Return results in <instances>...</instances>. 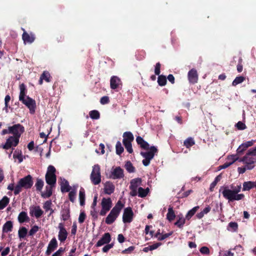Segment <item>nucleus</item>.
<instances>
[{
  "label": "nucleus",
  "mask_w": 256,
  "mask_h": 256,
  "mask_svg": "<svg viewBox=\"0 0 256 256\" xmlns=\"http://www.w3.org/2000/svg\"><path fill=\"white\" fill-rule=\"evenodd\" d=\"M136 142L141 148L148 150V152H141L140 153V155L144 158L142 161V164L146 166H148L154 155L158 153V150L155 146H150L148 143L140 136L136 137Z\"/></svg>",
  "instance_id": "1"
},
{
  "label": "nucleus",
  "mask_w": 256,
  "mask_h": 256,
  "mask_svg": "<svg viewBox=\"0 0 256 256\" xmlns=\"http://www.w3.org/2000/svg\"><path fill=\"white\" fill-rule=\"evenodd\" d=\"M230 188L231 189H230L228 186H222L220 190V192L222 190V193L223 196L228 200V202L240 200L244 198V195L243 194H238L242 188L240 184L237 185L236 186L232 184Z\"/></svg>",
  "instance_id": "2"
},
{
  "label": "nucleus",
  "mask_w": 256,
  "mask_h": 256,
  "mask_svg": "<svg viewBox=\"0 0 256 256\" xmlns=\"http://www.w3.org/2000/svg\"><path fill=\"white\" fill-rule=\"evenodd\" d=\"M33 185L32 176L28 174L24 178H20L15 186L14 194L18 195L22 190V188L26 190L30 189Z\"/></svg>",
  "instance_id": "3"
},
{
  "label": "nucleus",
  "mask_w": 256,
  "mask_h": 256,
  "mask_svg": "<svg viewBox=\"0 0 256 256\" xmlns=\"http://www.w3.org/2000/svg\"><path fill=\"white\" fill-rule=\"evenodd\" d=\"M124 206V204L119 200L106 218V223L108 224H112L118 216Z\"/></svg>",
  "instance_id": "4"
},
{
  "label": "nucleus",
  "mask_w": 256,
  "mask_h": 256,
  "mask_svg": "<svg viewBox=\"0 0 256 256\" xmlns=\"http://www.w3.org/2000/svg\"><path fill=\"white\" fill-rule=\"evenodd\" d=\"M56 169L52 165L48 168V170L46 174L45 178L46 182L52 186H55L56 182Z\"/></svg>",
  "instance_id": "5"
},
{
  "label": "nucleus",
  "mask_w": 256,
  "mask_h": 256,
  "mask_svg": "<svg viewBox=\"0 0 256 256\" xmlns=\"http://www.w3.org/2000/svg\"><path fill=\"white\" fill-rule=\"evenodd\" d=\"M91 182L94 185H97L101 182V174L100 166L98 164H94L92 166V172L90 176Z\"/></svg>",
  "instance_id": "6"
},
{
  "label": "nucleus",
  "mask_w": 256,
  "mask_h": 256,
  "mask_svg": "<svg viewBox=\"0 0 256 256\" xmlns=\"http://www.w3.org/2000/svg\"><path fill=\"white\" fill-rule=\"evenodd\" d=\"M239 161L243 162L246 166L247 170H252L256 165V158L252 156V154H249V150Z\"/></svg>",
  "instance_id": "7"
},
{
  "label": "nucleus",
  "mask_w": 256,
  "mask_h": 256,
  "mask_svg": "<svg viewBox=\"0 0 256 256\" xmlns=\"http://www.w3.org/2000/svg\"><path fill=\"white\" fill-rule=\"evenodd\" d=\"M112 203L110 198H104L101 202L102 210L100 212V214L104 216L110 210L112 207Z\"/></svg>",
  "instance_id": "8"
},
{
  "label": "nucleus",
  "mask_w": 256,
  "mask_h": 256,
  "mask_svg": "<svg viewBox=\"0 0 256 256\" xmlns=\"http://www.w3.org/2000/svg\"><path fill=\"white\" fill-rule=\"evenodd\" d=\"M24 132V127L20 124H14L12 126H9L10 134H13V137L17 138L18 140L21 134Z\"/></svg>",
  "instance_id": "9"
},
{
  "label": "nucleus",
  "mask_w": 256,
  "mask_h": 256,
  "mask_svg": "<svg viewBox=\"0 0 256 256\" xmlns=\"http://www.w3.org/2000/svg\"><path fill=\"white\" fill-rule=\"evenodd\" d=\"M19 143V140L17 138H15V137H13L12 136H9V138L6 140V142L5 144L2 145L0 146V148H2L4 150H8L12 148V150L10 154V156L12 152V150L14 149L12 147H16Z\"/></svg>",
  "instance_id": "10"
},
{
  "label": "nucleus",
  "mask_w": 256,
  "mask_h": 256,
  "mask_svg": "<svg viewBox=\"0 0 256 256\" xmlns=\"http://www.w3.org/2000/svg\"><path fill=\"white\" fill-rule=\"evenodd\" d=\"M141 182L142 179L140 178H136L131 180L130 186V194L132 196H135L138 194V187L141 184Z\"/></svg>",
  "instance_id": "11"
},
{
  "label": "nucleus",
  "mask_w": 256,
  "mask_h": 256,
  "mask_svg": "<svg viewBox=\"0 0 256 256\" xmlns=\"http://www.w3.org/2000/svg\"><path fill=\"white\" fill-rule=\"evenodd\" d=\"M20 101L29 108L30 114H33L34 113L36 104V101L34 100L27 96L26 98H24L23 100Z\"/></svg>",
  "instance_id": "12"
},
{
  "label": "nucleus",
  "mask_w": 256,
  "mask_h": 256,
  "mask_svg": "<svg viewBox=\"0 0 256 256\" xmlns=\"http://www.w3.org/2000/svg\"><path fill=\"white\" fill-rule=\"evenodd\" d=\"M134 212L130 207L124 208L122 216V221L124 223H130L132 221Z\"/></svg>",
  "instance_id": "13"
},
{
  "label": "nucleus",
  "mask_w": 256,
  "mask_h": 256,
  "mask_svg": "<svg viewBox=\"0 0 256 256\" xmlns=\"http://www.w3.org/2000/svg\"><path fill=\"white\" fill-rule=\"evenodd\" d=\"M58 228L59 229L58 238L61 242H63L66 240L68 232L62 223H60L58 224Z\"/></svg>",
  "instance_id": "14"
},
{
  "label": "nucleus",
  "mask_w": 256,
  "mask_h": 256,
  "mask_svg": "<svg viewBox=\"0 0 256 256\" xmlns=\"http://www.w3.org/2000/svg\"><path fill=\"white\" fill-rule=\"evenodd\" d=\"M111 241V236L109 232H106L104 234L96 244V247H100L106 244H108Z\"/></svg>",
  "instance_id": "15"
},
{
  "label": "nucleus",
  "mask_w": 256,
  "mask_h": 256,
  "mask_svg": "<svg viewBox=\"0 0 256 256\" xmlns=\"http://www.w3.org/2000/svg\"><path fill=\"white\" fill-rule=\"evenodd\" d=\"M58 242L55 238H52L50 242L46 252V256H50L58 247Z\"/></svg>",
  "instance_id": "16"
},
{
  "label": "nucleus",
  "mask_w": 256,
  "mask_h": 256,
  "mask_svg": "<svg viewBox=\"0 0 256 256\" xmlns=\"http://www.w3.org/2000/svg\"><path fill=\"white\" fill-rule=\"evenodd\" d=\"M124 177V170L120 166L114 168L112 172L111 178L113 179H120Z\"/></svg>",
  "instance_id": "17"
},
{
  "label": "nucleus",
  "mask_w": 256,
  "mask_h": 256,
  "mask_svg": "<svg viewBox=\"0 0 256 256\" xmlns=\"http://www.w3.org/2000/svg\"><path fill=\"white\" fill-rule=\"evenodd\" d=\"M188 76L190 83L194 84L198 82V74L196 70L194 68L190 70L188 72Z\"/></svg>",
  "instance_id": "18"
},
{
  "label": "nucleus",
  "mask_w": 256,
  "mask_h": 256,
  "mask_svg": "<svg viewBox=\"0 0 256 256\" xmlns=\"http://www.w3.org/2000/svg\"><path fill=\"white\" fill-rule=\"evenodd\" d=\"M254 141L252 140L242 144L239 146L236 150L237 154L238 155H242L243 154L244 151H245L247 148L254 144Z\"/></svg>",
  "instance_id": "19"
},
{
  "label": "nucleus",
  "mask_w": 256,
  "mask_h": 256,
  "mask_svg": "<svg viewBox=\"0 0 256 256\" xmlns=\"http://www.w3.org/2000/svg\"><path fill=\"white\" fill-rule=\"evenodd\" d=\"M115 189V186L111 182L108 181L104 184V192L106 194H111Z\"/></svg>",
  "instance_id": "20"
},
{
  "label": "nucleus",
  "mask_w": 256,
  "mask_h": 256,
  "mask_svg": "<svg viewBox=\"0 0 256 256\" xmlns=\"http://www.w3.org/2000/svg\"><path fill=\"white\" fill-rule=\"evenodd\" d=\"M24 30L23 34L22 35V38L24 40V43H32L35 40L34 36L33 34H28L26 32L24 29H22Z\"/></svg>",
  "instance_id": "21"
},
{
  "label": "nucleus",
  "mask_w": 256,
  "mask_h": 256,
  "mask_svg": "<svg viewBox=\"0 0 256 256\" xmlns=\"http://www.w3.org/2000/svg\"><path fill=\"white\" fill-rule=\"evenodd\" d=\"M120 84H121V80L118 77L112 76L110 80V86L112 89L115 90L118 88Z\"/></svg>",
  "instance_id": "22"
},
{
  "label": "nucleus",
  "mask_w": 256,
  "mask_h": 256,
  "mask_svg": "<svg viewBox=\"0 0 256 256\" xmlns=\"http://www.w3.org/2000/svg\"><path fill=\"white\" fill-rule=\"evenodd\" d=\"M176 218L177 220L174 222V224L180 228H182L186 218H184L182 214L178 215Z\"/></svg>",
  "instance_id": "23"
},
{
  "label": "nucleus",
  "mask_w": 256,
  "mask_h": 256,
  "mask_svg": "<svg viewBox=\"0 0 256 256\" xmlns=\"http://www.w3.org/2000/svg\"><path fill=\"white\" fill-rule=\"evenodd\" d=\"M43 213V210L38 206H34L32 208H30V214H34L36 218H40L42 215Z\"/></svg>",
  "instance_id": "24"
},
{
  "label": "nucleus",
  "mask_w": 256,
  "mask_h": 256,
  "mask_svg": "<svg viewBox=\"0 0 256 256\" xmlns=\"http://www.w3.org/2000/svg\"><path fill=\"white\" fill-rule=\"evenodd\" d=\"M13 229V222L11 220L7 221L2 226V232L8 233L10 232Z\"/></svg>",
  "instance_id": "25"
},
{
  "label": "nucleus",
  "mask_w": 256,
  "mask_h": 256,
  "mask_svg": "<svg viewBox=\"0 0 256 256\" xmlns=\"http://www.w3.org/2000/svg\"><path fill=\"white\" fill-rule=\"evenodd\" d=\"M18 218L19 222L20 224L28 222L30 220L27 213L25 212H20L18 214Z\"/></svg>",
  "instance_id": "26"
},
{
  "label": "nucleus",
  "mask_w": 256,
  "mask_h": 256,
  "mask_svg": "<svg viewBox=\"0 0 256 256\" xmlns=\"http://www.w3.org/2000/svg\"><path fill=\"white\" fill-rule=\"evenodd\" d=\"M60 189L62 192H68L71 189L68 180H64L60 184Z\"/></svg>",
  "instance_id": "27"
},
{
  "label": "nucleus",
  "mask_w": 256,
  "mask_h": 256,
  "mask_svg": "<svg viewBox=\"0 0 256 256\" xmlns=\"http://www.w3.org/2000/svg\"><path fill=\"white\" fill-rule=\"evenodd\" d=\"M123 143L124 142V140H126V142H132L134 140V136L130 132H124L123 134Z\"/></svg>",
  "instance_id": "28"
},
{
  "label": "nucleus",
  "mask_w": 256,
  "mask_h": 256,
  "mask_svg": "<svg viewBox=\"0 0 256 256\" xmlns=\"http://www.w3.org/2000/svg\"><path fill=\"white\" fill-rule=\"evenodd\" d=\"M20 93L19 96V100H23L25 98L27 90L24 84L20 85Z\"/></svg>",
  "instance_id": "29"
},
{
  "label": "nucleus",
  "mask_w": 256,
  "mask_h": 256,
  "mask_svg": "<svg viewBox=\"0 0 256 256\" xmlns=\"http://www.w3.org/2000/svg\"><path fill=\"white\" fill-rule=\"evenodd\" d=\"M54 186H46V190L44 192L42 193V196L44 198H50L52 194V188Z\"/></svg>",
  "instance_id": "30"
},
{
  "label": "nucleus",
  "mask_w": 256,
  "mask_h": 256,
  "mask_svg": "<svg viewBox=\"0 0 256 256\" xmlns=\"http://www.w3.org/2000/svg\"><path fill=\"white\" fill-rule=\"evenodd\" d=\"M176 217L175 212L172 207L170 206L168 208V212L166 214V218L170 221H172Z\"/></svg>",
  "instance_id": "31"
},
{
  "label": "nucleus",
  "mask_w": 256,
  "mask_h": 256,
  "mask_svg": "<svg viewBox=\"0 0 256 256\" xmlns=\"http://www.w3.org/2000/svg\"><path fill=\"white\" fill-rule=\"evenodd\" d=\"M85 190L84 188H81L79 192V200L81 206L85 204Z\"/></svg>",
  "instance_id": "32"
},
{
  "label": "nucleus",
  "mask_w": 256,
  "mask_h": 256,
  "mask_svg": "<svg viewBox=\"0 0 256 256\" xmlns=\"http://www.w3.org/2000/svg\"><path fill=\"white\" fill-rule=\"evenodd\" d=\"M70 217V210L69 208H64L62 211V218L63 220H67Z\"/></svg>",
  "instance_id": "33"
},
{
  "label": "nucleus",
  "mask_w": 256,
  "mask_h": 256,
  "mask_svg": "<svg viewBox=\"0 0 256 256\" xmlns=\"http://www.w3.org/2000/svg\"><path fill=\"white\" fill-rule=\"evenodd\" d=\"M199 206H196L194 207L189 211H188L186 216V218L187 220H190L192 218V216H194V214H196V211L199 209Z\"/></svg>",
  "instance_id": "34"
},
{
  "label": "nucleus",
  "mask_w": 256,
  "mask_h": 256,
  "mask_svg": "<svg viewBox=\"0 0 256 256\" xmlns=\"http://www.w3.org/2000/svg\"><path fill=\"white\" fill-rule=\"evenodd\" d=\"M149 192V188H146V189L143 188L142 187H140L138 188V196L140 198H144L146 197L147 194H148V192Z\"/></svg>",
  "instance_id": "35"
},
{
  "label": "nucleus",
  "mask_w": 256,
  "mask_h": 256,
  "mask_svg": "<svg viewBox=\"0 0 256 256\" xmlns=\"http://www.w3.org/2000/svg\"><path fill=\"white\" fill-rule=\"evenodd\" d=\"M254 184L252 181L245 182L243 183L242 190H250V189L254 188Z\"/></svg>",
  "instance_id": "36"
},
{
  "label": "nucleus",
  "mask_w": 256,
  "mask_h": 256,
  "mask_svg": "<svg viewBox=\"0 0 256 256\" xmlns=\"http://www.w3.org/2000/svg\"><path fill=\"white\" fill-rule=\"evenodd\" d=\"M195 144V142L194 138L192 137H189L186 138L184 142V145L186 148H190Z\"/></svg>",
  "instance_id": "37"
},
{
  "label": "nucleus",
  "mask_w": 256,
  "mask_h": 256,
  "mask_svg": "<svg viewBox=\"0 0 256 256\" xmlns=\"http://www.w3.org/2000/svg\"><path fill=\"white\" fill-rule=\"evenodd\" d=\"M10 199L6 196H4L0 200V210H3L8 204Z\"/></svg>",
  "instance_id": "38"
},
{
  "label": "nucleus",
  "mask_w": 256,
  "mask_h": 256,
  "mask_svg": "<svg viewBox=\"0 0 256 256\" xmlns=\"http://www.w3.org/2000/svg\"><path fill=\"white\" fill-rule=\"evenodd\" d=\"M166 76L164 75H159L158 78V83L160 86H164L166 84Z\"/></svg>",
  "instance_id": "39"
},
{
  "label": "nucleus",
  "mask_w": 256,
  "mask_h": 256,
  "mask_svg": "<svg viewBox=\"0 0 256 256\" xmlns=\"http://www.w3.org/2000/svg\"><path fill=\"white\" fill-rule=\"evenodd\" d=\"M89 115L90 118L93 120H98L100 118V114L96 110H92L90 112Z\"/></svg>",
  "instance_id": "40"
},
{
  "label": "nucleus",
  "mask_w": 256,
  "mask_h": 256,
  "mask_svg": "<svg viewBox=\"0 0 256 256\" xmlns=\"http://www.w3.org/2000/svg\"><path fill=\"white\" fill-rule=\"evenodd\" d=\"M124 167L128 172H134L135 171V168L130 161H128L126 163Z\"/></svg>",
  "instance_id": "41"
},
{
  "label": "nucleus",
  "mask_w": 256,
  "mask_h": 256,
  "mask_svg": "<svg viewBox=\"0 0 256 256\" xmlns=\"http://www.w3.org/2000/svg\"><path fill=\"white\" fill-rule=\"evenodd\" d=\"M28 233V230L25 227L20 228L18 232V236L20 238L26 237Z\"/></svg>",
  "instance_id": "42"
},
{
  "label": "nucleus",
  "mask_w": 256,
  "mask_h": 256,
  "mask_svg": "<svg viewBox=\"0 0 256 256\" xmlns=\"http://www.w3.org/2000/svg\"><path fill=\"white\" fill-rule=\"evenodd\" d=\"M44 181L42 179L37 178L36 182L35 184L36 190L38 191H41L44 186Z\"/></svg>",
  "instance_id": "43"
},
{
  "label": "nucleus",
  "mask_w": 256,
  "mask_h": 256,
  "mask_svg": "<svg viewBox=\"0 0 256 256\" xmlns=\"http://www.w3.org/2000/svg\"><path fill=\"white\" fill-rule=\"evenodd\" d=\"M116 154L118 155H120L124 152V148L122 146V144L120 141H118L116 146Z\"/></svg>",
  "instance_id": "44"
},
{
  "label": "nucleus",
  "mask_w": 256,
  "mask_h": 256,
  "mask_svg": "<svg viewBox=\"0 0 256 256\" xmlns=\"http://www.w3.org/2000/svg\"><path fill=\"white\" fill-rule=\"evenodd\" d=\"M245 80V78L242 76H236L232 82L233 86H236Z\"/></svg>",
  "instance_id": "45"
},
{
  "label": "nucleus",
  "mask_w": 256,
  "mask_h": 256,
  "mask_svg": "<svg viewBox=\"0 0 256 256\" xmlns=\"http://www.w3.org/2000/svg\"><path fill=\"white\" fill-rule=\"evenodd\" d=\"M221 178H222V176H221L220 174L216 177L214 181L210 184V191L212 192L214 188L216 185L217 183L219 181H220Z\"/></svg>",
  "instance_id": "46"
},
{
  "label": "nucleus",
  "mask_w": 256,
  "mask_h": 256,
  "mask_svg": "<svg viewBox=\"0 0 256 256\" xmlns=\"http://www.w3.org/2000/svg\"><path fill=\"white\" fill-rule=\"evenodd\" d=\"M40 77L46 80V82H50V73L47 71H44L43 73L41 74Z\"/></svg>",
  "instance_id": "47"
},
{
  "label": "nucleus",
  "mask_w": 256,
  "mask_h": 256,
  "mask_svg": "<svg viewBox=\"0 0 256 256\" xmlns=\"http://www.w3.org/2000/svg\"><path fill=\"white\" fill-rule=\"evenodd\" d=\"M124 146H125V148L127 150V151L130 153L132 154L133 152V150L132 148V142H126V140H124V142L123 143Z\"/></svg>",
  "instance_id": "48"
},
{
  "label": "nucleus",
  "mask_w": 256,
  "mask_h": 256,
  "mask_svg": "<svg viewBox=\"0 0 256 256\" xmlns=\"http://www.w3.org/2000/svg\"><path fill=\"white\" fill-rule=\"evenodd\" d=\"M238 154H236V155H230L228 156V160L232 164H234L236 161L238 160Z\"/></svg>",
  "instance_id": "49"
},
{
  "label": "nucleus",
  "mask_w": 256,
  "mask_h": 256,
  "mask_svg": "<svg viewBox=\"0 0 256 256\" xmlns=\"http://www.w3.org/2000/svg\"><path fill=\"white\" fill-rule=\"evenodd\" d=\"M236 127L238 130H244L246 128V124L241 121H239L238 123L236 124Z\"/></svg>",
  "instance_id": "50"
},
{
  "label": "nucleus",
  "mask_w": 256,
  "mask_h": 256,
  "mask_svg": "<svg viewBox=\"0 0 256 256\" xmlns=\"http://www.w3.org/2000/svg\"><path fill=\"white\" fill-rule=\"evenodd\" d=\"M200 252L201 254H203L208 255L210 253L209 248L207 246H202L200 249Z\"/></svg>",
  "instance_id": "51"
},
{
  "label": "nucleus",
  "mask_w": 256,
  "mask_h": 256,
  "mask_svg": "<svg viewBox=\"0 0 256 256\" xmlns=\"http://www.w3.org/2000/svg\"><path fill=\"white\" fill-rule=\"evenodd\" d=\"M52 204V202L51 200H47L44 202L43 208L47 212L50 210Z\"/></svg>",
  "instance_id": "52"
},
{
  "label": "nucleus",
  "mask_w": 256,
  "mask_h": 256,
  "mask_svg": "<svg viewBox=\"0 0 256 256\" xmlns=\"http://www.w3.org/2000/svg\"><path fill=\"white\" fill-rule=\"evenodd\" d=\"M39 230V227L38 226H33L29 231V235L32 236L34 235Z\"/></svg>",
  "instance_id": "53"
},
{
  "label": "nucleus",
  "mask_w": 256,
  "mask_h": 256,
  "mask_svg": "<svg viewBox=\"0 0 256 256\" xmlns=\"http://www.w3.org/2000/svg\"><path fill=\"white\" fill-rule=\"evenodd\" d=\"M86 218V214L84 212H80L79 218H78V222L80 224H82L84 222L85 219Z\"/></svg>",
  "instance_id": "54"
},
{
  "label": "nucleus",
  "mask_w": 256,
  "mask_h": 256,
  "mask_svg": "<svg viewBox=\"0 0 256 256\" xmlns=\"http://www.w3.org/2000/svg\"><path fill=\"white\" fill-rule=\"evenodd\" d=\"M135 247L134 246H130L127 248L123 250L122 252V254H131L132 251L134 250Z\"/></svg>",
  "instance_id": "55"
},
{
  "label": "nucleus",
  "mask_w": 256,
  "mask_h": 256,
  "mask_svg": "<svg viewBox=\"0 0 256 256\" xmlns=\"http://www.w3.org/2000/svg\"><path fill=\"white\" fill-rule=\"evenodd\" d=\"M76 192L75 190H72V191H70V192L68 194V198H69V200H70V202H74V200H75V196H76Z\"/></svg>",
  "instance_id": "56"
},
{
  "label": "nucleus",
  "mask_w": 256,
  "mask_h": 256,
  "mask_svg": "<svg viewBox=\"0 0 256 256\" xmlns=\"http://www.w3.org/2000/svg\"><path fill=\"white\" fill-rule=\"evenodd\" d=\"M160 64L158 62L156 64L154 68V73L156 75L159 76L160 72Z\"/></svg>",
  "instance_id": "57"
},
{
  "label": "nucleus",
  "mask_w": 256,
  "mask_h": 256,
  "mask_svg": "<svg viewBox=\"0 0 256 256\" xmlns=\"http://www.w3.org/2000/svg\"><path fill=\"white\" fill-rule=\"evenodd\" d=\"M10 100V97L9 95H6L4 98V109L6 110V112H8V102Z\"/></svg>",
  "instance_id": "58"
},
{
  "label": "nucleus",
  "mask_w": 256,
  "mask_h": 256,
  "mask_svg": "<svg viewBox=\"0 0 256 256\" xmlns=\"http://www.w3.org/2000/svg\"><path fill=\"white\" fill-rule=\"evenodd\" d=\"M92 210H91V211H90V215L92 216V220L94 221H95L98 218L97 212L96 211V208H92Z\"/></svg>",
  "instance_id": "59"
},
{
  "label": "nucleus",
  "mask_w": 256,
  "mask_h": 256,
  "mask_svg": "<svg viewBox=\"0 0 256 256\" xmlns=\"http://www.w3.org/2000/svg\"><path fill=\"white\" fill-rule=\"evenodd\" d=\"M172 232H170L169 233L162 234V235L160 236V238H158V240L161 241L164 240V239L168 238V237L172 235Z\"/></svg>",
  "instance_id": "60"
},
{
  "label": "nucleus",
  "mask_w": 256,
  "mask_h": 256,
  "mask_svg": "<svg viewBox=\"0 0 256 256\" xmlns=\"http://www.w3.org/2000/svg\"><path fill=\"white\" fill-rule=\"evenodd\" d=\"M228 226L234 230H236L238 228V224L236 222H230L228 224Z\"/></svg>",
  "instance_id": "61"
},
{
  "label": "nucleus",
  "mask_w": 256,
  "mask_h": 256,
  "mask_svg": "<svg viewBox=\"0 0 256 256\" xmlns=\"http://www.w3.org/2000/svg\"><path fill=\"white\" fill-rule=\"evenodd\" d=\"M109 102V98L108 96H102L100 100V102L102 104H107Z\"/></svg>",
  "instance_id": "62"
},
{
  "label": "nucleus",
  "mask_w": 256,
  "mask_h": 256,
  "mask_svg": "<svg viewBox=\"0 0 256 256\" xmlns=\"http://www.w3.org/2000/svg\"><path fill=\"white\" fill-rule=\"evenodd\" d=\"M14 158H18V160L19 163H20L23 160V158L22 154H15L13 155Z\"/></svg>",
  "instance_id": "63"
},
{
  "label": "nucleus",
  "mask_w": 256,
  "mask_h": 256,
  "mask_svg": "<svg viewBox=\"0 0 256 256\" xmlns=\"http://www.w3.org/2000/svg\"><path fill=\"white\" fill-rule=\"evenodd\" d=\"M64 249L60 248L56 252H55L52 256H60L61 254L64 252Z\"/></svg>",
  "instance_id": "64"
}]
</instances>
